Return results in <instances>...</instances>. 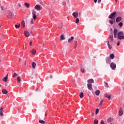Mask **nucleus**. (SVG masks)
I'll return each mask as SVG.
<instances>
[{
    "label": "nucleus",
    "instance_id": "obj_1",
    "mask_svg": "<svg viewBox=\"0 0 124 124\" xmlns=\"http://www.w3.org/2000/svg\"><path fill=\"white\" fill-rule=\"evenodd\" d=\"M117 38L118 39H119V40H123L124 39V32L123 31L117 33Z\"/></svg>",
    "mask_w": 124,
    "mask_h": 124
},
{
    "label": "nucleus",
    "instance_id": "obj_2",
    "mask_svg": "<svg viewBox=\"0 0 124 124\" xmlns=\"http://www.w3.org/2000/svg\"><path fill=\"white\" fill-rule=\"evenodd\" d=\"M116 14H117L116 12H114L112 13L109 16L108 18L111 19V20H113V19L115 18V17H116Z\"/></svg>",
    "mask_w": 124,
    "mask_h": 124
},
{
    "label": "nucleus",
    "instance_id": "obj_4",
    "mask_svg": "<svg viewBox=\"0 0 124 124\" xmlns=\"http://www.w3.org/2000/svg\"><path fill=\"white\" fill-rule=\"evenodd\" d=\"M110 66L111 68L112 69H113V70H115V69H116V64L115 63L111 62L110 64Z\"/></svg>",
    "mask_w": 124,
    "mask_h": 124
},
{
    "label": "nucleus",
    "instance_id": "obj_5",
    "mask_svg": "<svg viewBox=\"0 0 124 124\" xmlns=\"http://www.w3.org/2000/svg\"><path fill=\"white\" fill-rule=\"evenodd\" d=\"M8 18L13 19L14 18V14L13 13H9L8 15Z\"/></svg>",
    "mask_w": 124,
    "mask_h": 124
},
{
    "label": "nucleus",
    "instance_id": "obj_50",
    "mask_svg": "<svg viewBox=\"0 0 124 124\" xmlns=\"http://www.w3.org/2000/svg\"><path fill=\"white\" fill-rule=\"evenodd\" d=\"M45 46V44H43V45H42L43 48H44Z\"/></svg>",
    "mask_w": 124,
    "mask_h": 124
},
{
    "label": "nucleus",
    "instance_id": "obj_14",
    "mask_svg": "<svg viewBox=\"0 0 124 124\" xmlns=\"http://www.w3.org/2000/svg\"><path fill=\"white\" fill-rule=\"evenodd\" d=\"M121 21H122V17L118 16L116 19V23H119V22H121Z\"/></svg>",
    "mask_w": 124,
    "mask_h": 124
},
{
    "label": "nucleus",
    "instance_id": "obj_3",
    "mask_svg": "<svg viewBox=\"0 0 124 124\" xmlns=\"http://www.w3.org/2000/svg\"><path fill=\"white\" fill-rule=\"evenodd\" d=\"M34 8L35 9H36V10L38 11V10H42V9H43V7L42 6H41V5L39 4H37L35 6Z\"/></svg>",
    "mask_w": 124,
    "mask_h": 124
},
{
    "label": "nucleus",
    "instance_id": "obj_45",
    "mask_svg": "<svg viewBox=\"0 0 124 124\" xmlns=\"http://www.w3.org/2000/svg\"><path fill=\"white\" fill-rule=\"evenodd\" d=\"M105 84H106V85H107V88H109V86L108 85V83H107V82H105Z\"/></svg>",
    "mask_w": 124,
    "mask_h": 124
},
{
    "label": "nucleus",
    "instance_id": "obj_26",
    "mask_svg": "<svg viewBox=\"0 0 124 124\" xmlns=\"http://www.w3.org/2000/svg\"><path fill=\"white\" fill-rule=\"evenodd\" d=\"M21 26H22V27L23 28H25V27L26 26V23H25V21H23L22 22H21Z\"/></svg>",
    "mask_w": 124,
    "mask_h": 124
},
{
    "label": "nucleus",
    "instance_id": "obj_43",
    "mask_svg": "<svg viewBox=\"0 0 124 124\" xmlns=\"http://www.w3.org/2000/svg\"><path fill=\"white\" fill-rule=\"evenodd\" d=\"M121 44V41H119L117 43V46H119Z\"/></svg>",
    "mask_w": 124,
    "mask_h": 124
},
{
    "label": "nucleus",
    "instance_id": "obj_51",
    "mask_svg": "<svg viewBox=\"0 0 124 124\" xmlns=\"http://www.w3.org/2000/svg\"><path fill=\"white\" fill-rule=\"evenodd\" d=\"M109 45H110V43L109 42V41L108 42V46H109Z\"/></svg>",
    "mask_w": 124,
    "mask_h": 124
},
{
    "label": "nucleus",
    "instance_id": "obj_18",
    "mask_svg": "<svg viewBox=\"0 0 124 124\" xmlns=\"http://www.w3.org/2000/svg\"><path fill=\"white\" fill-rule=\"evenodd\" d=\"M88 83H90V84H92V83H93L94 81H93V79H88L87 81Z\"/></svg>",
    "mask_w": 124,
    "mask_h": 124
},
{
    "label": "nucleus",
    "instance_id": "obj_28",
    "mask_svg": "<svg viewBox=\"0 0 124 124\" xmlns=\"http://www.w3.org/2000/svg\"><path fill=\"white\" fill-rule=\"evenodd\" d=\"M24 4H25V6H26V7L27 8H30V3H25Z\"/></svg>",
    "mask_w": 124,
    "mask_h": 124
},
{
    "label": "nucleus",
    "instance_id": "obj_59",
    "mask_svg": "<svg viewBox=\"0 0 124 124\" xmlns=\"http://www.w3.org/2000/svg\"><path fill=\"white\" fill-rule=\"evenodd\" d=\"M118 0H115L116 2H117V1H118Z\"/></svg>",
    "mask_w": 124,
    "mask_h": 124
},
{
    "label": "nucleus",
    "instance_id": "obj_35",
    "mask_svg": "<svg viewBox=\"0 0 124 124\" xmlns=\"http://www.w3.org/2000/svg\"><path fill=\"white\" fill-rule=\"evenodd\" d=\"M112 122V118H109L108 119V123H111Z\"/></svg>",
    "mask_w": 124,
    "mask_h": 124
},
{
    "label": "nucleus",
    "instance_id": "obj_25",
    "mask_svg": "<svg viewBox=\"0 0 124 124\" xmlns=\"http://www.w3.org/2000/svg\"><path fill=\"white\" fill-rule=\"evenodd\" d=\"M60 39L61 40H64V39H65V37H64V36H63V35H61L60 36Z\"/></svg>",
    "mask_w": 124,
    "mask_h": 124
},
{
    "label": "nucleus",
    "instance_id": "obj_48",
    "mask_svg": "<svg viewBox=\"0 0 124 124\" xmlns=\"http://www.w3.org/2000/svg\"><path fill=\"white\" fill-rule=\"evenodd\" d=\"M93 1L95 3H96V2H97V0H93Z\"/></svg>",
    "mask_w": 124,
    "mask_h": 124
},
{
    "label": "nucleus",
    "instance_id": "obj_37",
    "mask_svg": "<svg viewBox=\"0 0 124 124\" xmlns=\"http://www.w3.org/2000/svg\"><path fill=\"white\" fill-rule=\"evenodd\" d=\"M15 76H18V74H16V73H14V74H13V78H14Z\"/></svg>",
    "mask_w": 124,
    "mask_h": 124
},
{
    "label": "nucleus",
    "instance_id": "obj_32",
    "mask_svg": "<svg viewBox=\"0 0 124 124\" xmlns=\"http://www.w3.org/2000/svg\"><path fill=\"white\" fill-rule=\"evenodd\" d=\"M80 70H81V72H82V73H86V71H85V69H84V68H81V69H80Z\"/></svg>",
    "mask_w": 124,
    "mask_h": 124
},
{
    "label": "nucleus",
    "instance_id": "obj_54",
    "mask_svg": "<svg viewBox=\"0 0 124 124\" xmlns=\"http://www.w3.org/2000/svg\"><path fill=\"white\" fill-rule=\"evenodd\" d=\"M50 78L52 79V78H53V77L52 76V75H50Z\"/></svg>",
    "mask_w": 124,
    "mask_h": 124
},
{
    "label": "nucleus",
    "instance_id": "obj_24",
    "mask_svg": "<svg viewBox=\"0 0 124 124\" xmlns=\"http://www.w3.org/2000/svg\"><path fill=\"white\" fill-rule=\"evenodd\" d=\"M2 93H4V94H6L7 93V90L6 89H3L2 91Z\"/></svg>",
    "mask_w": 124,
    "mask_h": 124
},
{
    "label": "nucleus",
    "instance_id": "obj_23",
    "mask_svg": "<svg viewBox=\"0 0 124 124\" xmlns=\"http://www.w3.org/2000/svg\"><path fill=\"white\" fill-rule=\"evenodd\" d=\"M31 53L32 54V55H35V53H36V50L35 49H32L31 50Z\"/></svg>",
    "mask_w": 124,
    "mask_h": 124
},
{
    "label": "nucleus",
    "instance_id": "obj_58",
    "mask_svg": "<svg viewBox=\"0 0 124 124\" xmlns=\"http://www.w3.org/2000/svg\"><path fill=\"white\" fill-rule=\"evenodd\" d=\"M30 33L31 34V33H32V31H31Z\"/></svg>",
    "mask_w": 124,
    "mask_h": 124
},
{
    "label": "nucleus",
    "instance_id": "obj_30",
    "mask_svg": "<svg viewBox=\"0 0 124 124\" xmlns=\"http://www.w3.org/2000/svg\"><path fill=\"white\" fill-rule=\"evenodd\" d=\"M79 96H80V98H83V97H84V93H83V92H81L79 94Z\"/></svg>",
    "mask_w": 124,
    "mask_h": 124
},
{
    "label": "nucleus",
    "instance_id": "obj_19",
    "mask_svg": "<svg viewBox=\"0 0 124 124\" xmlns=\"http://www.w3.org/2000/svg\"><path fill=\"white\" fill-rule=\"evenodd\" d=\"M95 93L96 95H99V93H100V91L97 90L95 91Z\"/></svg>",
    "mask_w": 124,
    "mask_h": 124
},
{
    "label": "nucleus",
    "instance_id": "obj_13",
    "mask_svg": "<svg viewBox=\"0 0 124 124\" xmlns=\"http://www.w3.org/2000/svg\"><path fill=\"white\" fill-rule=\"evenodd\" d=\"M73 39H74V37L71 36V38L68 40L69 43H72V42H73Z\"/></svg>",
    "mask_w": 124,
    "mask_h": 124
},
{
    "label": "nucleus",
    "instance_id": "obj_11",
    "mask_svg": "<svg viewBox=\"0 0 124 124\" xmlns=\"http://www.w3.org/2000/svg\"><path fill=\"white\" fill-rule=\"evenodd\" d=\"M24 34L26 37H29V36H30V32L28 31H25L24 32Z\"/></svg>",
    "mask_w": 124,
    "mask_h": 124
},
{
    "label": "nucleus",
    "instance_id": "obj_52",
    "mask_svg": "<svg viewBox=\"0 0 124 124\" xmlns=\"http://www.w3.org/2000/svg\"><path fill=\"white\" fill-rule=\"evenodd\" d=\"M31 44H32V42H31L30 43V46H31Z\"/></svg>",
    "mask_w": 124,
    "mask_h": 124
},
{
    "label": "nucleus",
    "instance_id": "obj_44",
    "mask_svg": "<svg viewBox=\"0 0 124 124\" xmlns=\"http://www.w3.org/2000/svg\"><path fill=\"white\" fill-rule=\"evenodd\" d=\"M102 103H103V100H102L100 103V105H102Z\"/></svg>",
    "mask_w": 124,
    "mask_h": 124
},
{
    "label": "nucleus",
    "instance_id": "obj_46",
    "mask_svg": "<svg viewBox=\"0 0 124 124\" xmlns=\"http://www.w3.org/2000/svg\"><path fill=\"white\" fill-rule=\"evenodd\" d=\"M63 5H66V2H63Z\"/></svg>",
    "mask_w": 124,
    "mask_h": 124
},
{
    "label": "nucleus",
    "instance_id": "obj_9",
    "mask_svg": "<svg viewBox=\"0 0 124 124\" xmlns=\"http://www.w3.org/2000/svg\"><path fill=\"white\" fill-rule=\"evenodd\" d=\"M0 115L1 117H3V108L2 107L0 108Z\"/></svg>",
    "mask_w": 124,
    "mask_h": 124
},
{
    "label": "nucleus",
    "instance_id": "obj_10",
    "mask_svg": "<svg viewBox=\"0 0 124 124\" xmlns=\"http://www.w3.org/2000/svg\"><path fill=\"white\" fill-rule=\"evenodd\" d=\"M87 87H88V90H90V91H92V90H93V85H92V84L91 83L88 84Z\"/></svg>",
    "mask_w": 124,
    "mask_h": 124
},
{
    "label": "nucleus",
    "instance_id": "obj_40",
    "mask_svg": "<svg viewBox=\"0 0 124 124\" xmlns=\"http://www.w3.org/2000/svg\"><path fill=\"white\" fill-rule=\"evenodd\" d=\"M15 27L16 28V29H19V28H20V24H19V25H16Z\"/></svg>",
    "mask_w": 124,
    "mask_h": 124
},
{
    "label": "nucleus",
    "instance_id": "obj_39",
    "mask_svg": "<svg viewBox=\"0 0 124 124\" xmlns=\"http://www.w3.org/2000/svg\"><path fill=\"white\" fill-rule=\"evenodd\" d=\"M79 18H77L76 19V24H78L79 23Z\"/></svg>",
    "mask_w": 124,
    "mask_h": 124
},
{
    "label": "nucleus",
    "instance_id": "obj_17",
    "mask_svg": "<svg viewBox=\"0 0 124 124\" xmlns=\"http://www.w3.org/2000/svg\"><path fill=\"white\" fill-rule=\"evenodd\" d=\"M106 61L107 63H110V62H111V59L109 58H107L106 59Z\"/></svg>",
    "mask_w": 124,
    "mask_h": 124
},
{
    "label": "nucleus",
    "instance_id": "obj_21",
    "mask_svg": "<svg viewBox=\"0 0 124 124\" xmlns=\"http://www.w3.org/2000/svg\"><path fill=\"white\" fill-rule=\"evenodd\" d=\"M35 66H36V63L34 62H33L32 63V68H33V69H34V68H35Z\"/></svg>",
    "mask_w": 124,
    "mask_h": 124
},
{
    "label": "nucleus",
    "instance_id": "obj_16",
    "mask_svg": "<svg viewBox=\"0 0 124 124\" xmlns=\"http://www.w3.org/2000/svg\"><path fill=\"white\" fill-rule=\"evenodd\" d=\"M119 116H123V108H120V110L119 111Z\"/></svg>",
    "mask_w": 124,
    "mask_h": 124
},
{
    "label": "nucleus",
    "instance_id": "obj_61",
    "mask_svg": "<svg viewBox=\"0 0 124 124\" xmlns=\"http://www.w3.org/2000/svg\"><path fill=\"white\" fill-rule=\"evenodd\" d=\"M46 116H47V114H46V115H45V116H46Z\"/></svg>",
    "mask_w": 124,
    "mask_h": 124
},
{
    "label": "nucleus",
    "instance_id": "obj_20",
    "mask_svg": "<svg viewBox=\"0 0 124 124\" xmlns=\"http://www.w3.org/2000/svg\"><path fill=\"white\" fill-rule=\"evenodd\" d=\"M17 81L18 82V83H20V82H22V79L21 78V77H18L17 78Z\"/></svg>",
    "mask_w": 124,
    "mask_h": 124
},
{
    "label": "nucleus",
    "instance_id": "obj_6",
    "mask_svg": "<svg viewBox=\"0 0 124 124\" xmlns=\"http://www.w3.org/2000/svg\"><path fill=\"white\" fill-rule=\"evenodd\" d=\"M33 20L36 19V11L33 10L32 12Z\"/></svg>",
    "mask_w": 124,
    "mask_h": 124
},
{
    "label": "nucleus",
    "instance_id": "obj_27",
    "mask_svg": "<svg viewBox=\"0 0 124 124\" xmlns=\"http://www.w3.org/2000/svg\"><path fill=\"white\" fill-rule=\"evenodd\" d=\"M114 22H115V20H109V23L110 25H113V24H114Z\"/></svg>",
    "mask_w": 124,
    "mask_h": 124
},
{
    "label": "nucleus",
    "instance_id": "obj_12",
    "mask_svg": "<svg viewBox=\"0 0 124 124\" xmlns=\"http://www.w3.org/2000/svg\"><path fill=\"white\" fill-rule=\"evenodd\" d=\"M7 79H8V74H7L5 77L3 78L2 81H3V82H7Z\"/></svg>",
    "mask_w": 124,
    "mask_h": 124
},
{
    "label": "nucleus",
    "instance_id": "obj_53",
    "mask_svg": "<svg viewBox=\"0 0 124 124\" xmlns=\"http://www.w3.org/2000/svg\"><path fill=\"white\" fill-rule=\"evenodd\" d=\"M76 47H77V41H76Z\"/></svg>",
    "mask_w": 124,
    "mask_h": 124
},
{
    "label": "nucleus",
    "instance_id": "obj_47",
    "mask_svg": "<svg viewBox=\"0 0 124 124\" xmlns=\"http://www.w3.org/2000/svg\"><path fill=\"white\" fill-rule=\"evenodd\" d=\"M33 24V20L32 19L31 20V25H32Z\"/></svg>",
    "mask_w": 124,
    "mask_h": 124
},
{
    "label": "nucleus",
    "instance_id": "obj_33",
    "mask_svg": "<svg viewBox=\"0 0 124 124\" xmlns=\"http://www.w3.org/2000/svg\"><path fill=\"white\" fill-rule=\"evenodd\" d=\"M109 38L110 40H111V41H113V40H114V37H113L112 35L109 36Z\"/></svg>",
    "mask_w": 124,
    "mask_h": 124
},
{
    "label": "nucleus",
    "instance_id": "obj_41",
    "mask_svg": "<svg viewBox=\"0 0 124 124\" xmlns=\"http://www.w3.org/2000/svg\"><path fill=\"white\" fill-rule=\"evenodd\" d=\"M100 124H105V123H104V121L101 120L100 122Z\"/></svg>",
    "mask_w": 124,
    "mask_h": 124
},
{
    "label": "nucleus",
    "instance_id": "obj_15",
    "mask_svg": "<svg viewBox=\"0 0 124 124\" xmlns=\"http://www.w3.org/2000/svg\"><path fill=\"white\" fill-rule=\"evenodd\" d=\"M104 95H105V97L108 98V99L109 100H110V99H111V95H109V94L106 93Z\"/></svg>",
    "mask_w": 124,
    "mask_h": 124
},
{
    "label": "nucleus",
    "instance_id": "obj_63",
    "mask_svg": "<svg viewBox=\"0 0 124 124\" xmlns=\"http://www.w3.org/2000/svg\"><path fill=\"white\" fill-rule=\"evenodd\" d=\"M75 48H76V46H75Z\"/></svg>",
    "mask_w": 124,
    "mask_h": 124
},
{
    "label": "nucleus",
    "instance_id": "obj_31",
    "mask_svg": "<svg viewBox=\"0 0 124 124\" xmlns=\"http://www.w3.org/2000/svg\"><path fill=\"white\" fill-rule=\"evenodd\" d=\"M39 123H40V124H45V121H44V120H40L39 121Z\"/></svg>",
    "mask_w": 124,
    "mask_h": 124
},
{
    "label": "nucleus",
    "instance_id": "obj_22",
    "mask_svg": "<svg viewBox=\"0 0 124 124\" xmlns=\"http://www.w3.org/2000/svg\"><path fill=\"white\" fill-rule=\"evenodd\" d=\"M109 58L110 59H111V60H113L114 59V58H115V55H114V54H111L109 55Z\"/></svg>",
    "mask_w": 124,
    "mask_h": 124
},
{
    "label": "nucleus",
    "instance_id": "obj_38",
    "mask_svg": "<svg viewBox=\"0 0 124 124\" xmlns=\"http://www.w3.org/2000/svg\"><path fill=\"white\" fill-rule=\"evenodd\" d=\"M123 25H124V24L123 23V22H120L118 24V26L119 27H123Z\"/></svg>",
    "mask_w": 124,
    "mask_h": 124
},
{
    "label": "nucleus",
    "instance_id": "obj_7",
    "mask_svg": "<svg viewBox=\"0 0 124 124\" xmlns=\"http://www.w3.org/2000/svg\"><path fill=\"white\" fill-rule=\"evenodd\" d=\"M72 15L74 17V19H76V18H77V17H78V12H74V13H73Z\"/></svg>",
    "mask_w": 124,
    "mask_h": 124
},
{
    "label": "nucleus",
    "instance_id": "obj_56",
    "mask_svg": "<svg viewBox=\"0 0 124 124\" xmlns=\"http://www.w3.org/2000/svg\"><path fill=\"white\" fill-rule=\"evenodd\" d=\"M37 91H38V88H37V89H36V92H37Z\"/></svg>",
    "mask_w": 124,
    "mask_h": 124
},
{
    "label": "nucleus",
    "instance_id": "obj_49",
    "mask_svg": "<svg viewBox=\"0 0 124 124\" xmlns=\"http://www.w3.org/2000/svg\"><path fill=\"white\" fill-rule=\"evenodd\" d=\"M101 1V0H98V3H100V2Z\"/></svg>",
    "mask_w": 124,
    "mask_h": 124
},
{
    "label": "nucleus",
    "instance_id": "obj_42",
    "mask_svg": "<svg viewBox=\"0 0 124 124\" xmlns=\"http://www.w3.org/2000/svg\"><path fill=\"white\" fill-rule=\"evenodd\" d=\"M108 47L110 49H112V46L109 45V46H108Z\"/></svg>",
    "mask_w": 124,
    "mask_h": 124
},
{
    "label": "nucleus",
    "instance_id": "obj_8",
    "mask_svg": "<svg viewBox=\"0 0 124 124\" xmlns=\"http://www.w3.org/2000/svg\"><path fill=\"white\" fill-rule=\"evenodd\" d=\"M117 32H118V30L117 29H114L113 31V35L114 38H117Z\"/></svg>",
    "mask_w": 124,
    "mask_h": 124
},
{
    "label": "nucleus",
    "instance_id": "obj_55",
    "mask_svg": "<svg viewBox=\"0 0 124 124\" xmlns=\"http://www.w3.org/2000/svg\"><path fill=\"white\" fill-rule=\"evenodd\" d=\"M93 115H94V113H92V117L93 116Z\"/></svg>",
    "mask_w": 124,
    "mask_h": 124
},
{
    "label": "nucleus",
    "instance_id": "obj_57",
    "mask_svg": "<svg viewBox=\"0 0 124 124\" xmlns=\"http://www.w3.org/2000/svg\"><path fill=\"white\" fill-rule=\"evenodd\" d=\"M19 7H21V4H19Z\"/></svg>",
    "mask_w": 124,
    "mask_h": 124
},
{
    "label": "nucleus",
    "instance_id": "obj_60",
    "mask_svg": "<svg viewBox=\"0 0 124 124\" xmlns=\"http://www.w3.org/2000/svg\"><path fill=\"white\" fill-rule=\"evenodd\" d=\"M79 15H81V13H79Z\"/></svg>",
    "mask_w": 124,
    "mask_h": 124
},
{
    "label": "nucleus",
    "instance_id": "obj_29",
    "mask_svg": "<svg viewBox=\"0 0 124 124\" xmlns=\"http://www.w3.org/2000/svg\"><path fill=\"white\" fill-rule=\"evenodd\" d=\"M58 29H62V24L60 23V24H58Z\"/></svg>",
    "mask_w": 124,
    "mask_h": 124
},
{
    "label": "nucleus",
    "instance_id": "obj_64",
    "mask_svg": "<svg viewBox=\"0 0 124 124\" xmlns=\"http://www.w3.org/2000/svg\"><path fill=\"white\" fill-rule=\"evenodd\" d=\"M1 36L2 37V36H3V35H2Z\"/></svg>",
    "mask_w": 124,
    "mask_h": 124
},
{
    "label": "nucleus",
    "instance_id": "obj_34",
    "mask_svg": "<svg viewBox=\"0 0 124 124\" xmlns=\"http://www.w3.org/2000/svg\"><path fill=\"white\" fill-rule=\"evenodd\" d=\"M98 124V120L95 119L94 120L93 124Z\"/></svg>",
    "mask_w": 124,
    "mask_h": 124
},
{
    "label": "nucleus",
    "instance_id": "obj_62",
    "mask_svg": "<svg viewBox=\"0 0 124 124\" xmlns=\"http://www.w3.org/2000/svg\"><path fill=\"white\" fill-rule=\"evenodd\" d=\"M1 27V26L0 25V29Z\"/></svg>",
    "mask_w": 124,
    "mask_h": 124
},
{
    "label": "nucleus",
    "instance_id": "obj_36",
    "mask_svg": "<svg viewBox=\"0 0 124 124\" xmlns=\"http://www.w3.org/2000/svg\"><path fill=\"white\" fill-rule=\"evenodd\" d=\"M99 112V109L98 108H96L95 111V115H97Z\"/></svg>",
    "mask_w": 124,
    "mask_h": 124
}]
</instances>
